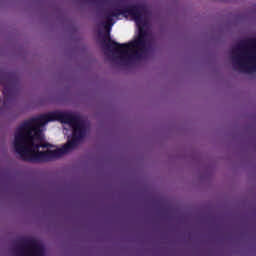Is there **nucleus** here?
Returning <instances> with one entry per match:
<instances>
[{"mask_svg": "<svg viewBox=\"0 0 256 256\" xmlns=\"http://www.w3.org/2000/svg\"><path fill=\"white\" fill-rule=\"evenodd\" d=\"M84 135L81 118L55 111L28 120L17 128L14 149L24 161H51L73 151Z\"/></svg>", "mask_w": 256, "mask_h": 256, "instance_id": "1", "label": "nucleus"}, {"mask_svg": "<svg viewBox=\"0 0 256 256\" xmlns=\"http://www.w3.org/2000/svg\"><path fill=\"white\" fill-rule=\"evenodd\" d=\"M104 44L114 51L115 57L120 59V61H130V59H135L139 57L145 47L147 46V41L145 40V34H139L137 39L133 40L128 44H119L109 37V34L105 35Z\"/></svg>", "mask_w": 256, "mask_h": 256, "instance_id": "2", "label": "nucleus"}, {"mask_svg": "<svg viewBox=\"0 0 256 256\" xmlns=\"http://www.w3.org/2000/svg\"><path fill=\"white\" fill-rule=\"evenodd\" d=\"M39 254V246L32 245L28 250V255L30 256H36Z\"/></svg>", "mask_w": 256, "mask_h": 256, "instance_id": "3", "label": "nucleus"}, {"mask_svg": "<svg viewBox=\"0 0 256 256\" xmlns=\"http://www.w3.org/2000/svg\"><path fill=\"white\" fill-rule=\"evenodd\" d=\"M254 65H256V58H249L248 60H246L244 62V66L245 67H254Z\"/></svg>", "mask_w": 256, "mask_h": 256, "instance_id": "4", "label": "nucleus"}, {"mask_svg": "<svg viewBox=\"0 0 256 256\" xmlns=\"http://www.w3.org/2000/svg\"><path fill=\"white\" fill-rule=\"evenodd\" d=\"M135 22L137 27L140 29L139 33H143V26H141V20L139 19V16H135Z\"/></svg>", "mask_w": 256, "mask_h": 256, "instance_id": "5", "label": "nucleus"}]
</instances>
